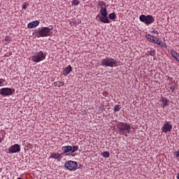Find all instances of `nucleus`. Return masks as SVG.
Masks as SVG:
<instances>
[{"label":"nucleus","mask_w":179,"mask_h":179,"mask_svg":"<svg viewBox=\"0 0 179 179\" xmlns=\"http://www.w3.org/2000/svg\"><path fill=\"white\" fill-rule=\"evenodd\" d=\"M117 131L120 135L128 136L129 132H131V125L125 122H120L117 124Z\"/></svg>","instance_id":"obj_1"},{"label":"nucleus","mask_w":179,"mask_h":179,"mask_svg":"<svg viewBox=\"0 0 179 179\" xmlns=\"http://www.w3.org/2000/svg\"><path fill=\"white\" fill-rule=\"evenodd\" d=\"M117 60L113 58H106L102 59L101 65L103 66H110L113 68V66H117Z\"/></svg>","instance_id":"obj_2"},{"label":"nucleus","mask_w":179,"mask_h":179,"mask_svg":"<svg viewBox=\"0 0 179 179\" xmlns=\"http://www.w3.org/2000/svg\"><path fill=\"white\" fill-rule=\"evenodd\" d=\"M78 146H71V145H66L62 148V150L64 153H69L71 156H75V154H73L75 152H78Z\"/></svg>","instance_id":"obj_3"},{"label":"nucleus","mask_w":179,"mask_h":179,"mask_svg":"<svg viewBox=\"0 0 179 179\" xmlns=\"http://www.w3.org/2000/svg\"><path fill=\"white\" fill-rule=\"evenodd\" d=\"M140 20L145 24H152L155 22V18L152 15H141L140 16Z\"/></svg>","instance_id":"obj_4"},{"label":"nucleus","mask_w":179,"mask_h":179,"mask_svg":"<svg viewBox=\"0 0 179 179\" xmlns=\"http://www.w3.org/2000/svg\"><path fill=\"white\" fill-rule=\"evenodd\" d=\"M64 167L70 171H75L78 169V163L73 161H68L65 163Z\"/></svg>","instance_id":"obj_5"},{"label":"nucleus","mask_w":179,"mask_h":179,"mask_svg":"<svg viewBox=\"0 0 179 179\" xmlns=\"http://www.w3.org/2000/svg\"><path fill=\"white\" fill-rule=\"evenodd\" d=\"M43 59H45V55L44 52H43V51L37 52L34 55V56L32 57V60L34 62H40L41 61H43Z\"/></svg>","instance_id":"obj_6"},{"label":"nucleus","mask_w":179,"mask_h":179,"mask_svg":"<svg viewBox=\"0 0 179 179\" xmlns=\"http://www.w3.org/2000/svg\"><path fill=\"white\" fill-rule=\"evenodd\" d=\"M52 29L48 28L47 27H42L39 31V36L41 37H48V36H51V31Z\"/></svg>","instance_id":"obj_7"},{"label":"nucleus","mask_w":179,"mask_h":179,"mask_svg":"<svg viewBox=\"0 0 179 179\" xmlns=\"http://www.w3.org/2000/svg\"><path fill=\"white\" fill-rule=\"evenodd\" d=\"M13 93V91H12L10 88H2L0 90V94H1V96H10Z\"/></svg>","instance_id":"obj_8"},{"label":"nucleus","mask_w":179,"mask_h":179,"mask_svg":"<svg viewBox=\"0 0 179 179\" xmlns=\"http://www.w3.org/2000/svg\"><path fill=\"white\" fill-rule=\"evenodd\" d=\"M20 151V146L18 144H15L9 148L8 152L10 153H17Z\"/></svg>","instance_id":"obj_9"},{"label":"nucleus","mask_w":179,"mask_h":179,"mask_svg":"<svg viewBox=\"0 0 179 179\" xmlns=\"http://www.w3.org/2000/svg\"><path fill=\"white\" fill-rule=\"evenodd\" d=\"M172 129H173V126H171V124L169 123H166L164 124L162 127V132H170V131H171Z\"/></svg>","instance_id":"obj_10"},{"label":"nucleus","mask_w":179,"mask_h":179,"mask_svg":"<svg viewBox=\"0 0 179 179\" xmlns=\"http://www.w3.org/2000/svg\"><path fill=\"white\" fill-rule=\"evenodd\" d=\"M38 24H40V21L36 20L29 23L27 27L28 29H34V27H37Z\"/></svg>","instance_id":"obj_11"},{"label":"nucleus","mask_w":179,"mask_h":179,"mask_svg":"<svg viewBox=\"0 0 179 179\" xmlns=\"http://www.w3.org/2000/svg\"><path fill=\"white\" fill-rule=\"evenodd\" d=\"M145 38H147V40H148L149 41H151V43H154L155 44H156V43H157V41H159V39L156 37L152 36L151 35H146Z\"/></svg>","instance_id":"obj_12"},{"label":"nucleus","mask_w":179,"mask_h":179,"mask_svg":"<svg viewBox=\"0 0 179 179\" xmlns=\"http://www.w3.org/2000/svg\"><path fill=\"white\" fill-rule=\"evenodd\" d=\"M72 72V66L69 65V66L66 67L65 69L63 71V75L66 76L69 73H71Z\"/></svg>","instance_id":"obj_13"},{"label":"nucleus","mask_w":179,"mask_h":179,"mask_svg":"<svg viewBox=\"0 0 179 179\" xmlns=\"http://www.w3.org/2000/svg\"><path fill=\"white\" fill-rule=\"evenodd\" d=\"M171 55L173 58L176 59V61H179V54L174 50H171Z\"/></svg>","instance_id":"obj_14"},{"label":"nucleus","mask_w":179,"mask_h":179,"mask_svg":"<svg viewBox=\"0 0 179 179\" xmlns=\"http://www.w3.org/2000/svg\"><path fill=\"white\" fill-rule=\"evenodd\" d=\"M99 20L100 22H102V23H110V20L107 16L102 15L101 17H99Z\"/></svg>","instance_id":"obj_15"},{"label":"nucleus","mask_w":179,"mask_h":179,"mask_svg":"<svg viewBox=\"0 0 179 179\" xmlns=\"http://www.w3.org/2000/svg\"><path fill=\"white\" fill-rule=\"evenodd\" d=\"M54 85L55 87H62L63 86H65V83L61 81H56L54 83Z\"/></svg>","instance_id":"obj_16"},{"label":"nucleus","mask_w":179,"mask_h":179,"mask_svg":"<svg viewBox=\"0 0 179 179\" xmlns=\"http://www.w3.org/2000/svg\"><path fill=\"white\" fill-rule=\"evenodd\" d=\"M100 13L101 16H107V15H108V13H107V7H106L105 8H101Z\"/></svg>","instance_id":"obj_17"},{"label":"nucleus","mask_w":179,"mask_h":179,"mask_svg":"<svg viewBox=\"0 0 179 179\" xmlns=\"http://www.w3.org/2000/svg\"><path fill=\"white\" fill-rule=\"evenodd\" d=\"M50 157H52V159H59V157H61V155L58 153H53Z\"/></svg>","instance_id":"obj_18"},{"label":"nucleus","mask_w":179,"mask_h":179,"mask_svg":"<svg viewBox=\"0 0 179 179\" xmlns=\"http://www.w3.org/2000/svg\"><path fill=\"white\" fill-rule=\"evenodd\" d=\"M155 44H157V45H159L160 47H166V43L162 41H159V39L158 41L155 43Z\"/></svg>","instance_id":"obj_19"},{"label":"nucleus","mask_w":179,"mask_h":179,"mask_svg":"<svg viewBox=\"0 0 179 179\" xmlns=\"http://www.w3.org/2000/svg\"><path fill=\"white\" fill-rule=\"evenodd\" d=\"M99 6H101V9H104L105 8H107L106 3L103 1L99 3Z\"/></svg>","instance_id":"obj_20"},{"label":"nucleus","mask_w":179,"mask_h":179,"mask_svg":"<svg viewBox=\"0 0 179 179\" xmlns=\"http://www.w3.org/2000/svg\"><path fill=\"white\" fill-rule=\"evenodd\" d=\"M102 156L103 157H110V152L105 151V152H102Z\"/></svg>","instance_id":"obj_21"},{"label":"nucleus","mask_w":179,"mask_h":179,"mask_svg":"<svg viewBox=\"0 0 179 179\" xmlns=\"http://www.w3.org/2000/svg\"><path fill=\"white\" fill-rule=\"evenodd\" d=\"M71 3H72V5H73V6H78L79 5V1L73 0Z\"/></svg>","instance_id":"obj_22"},{"label":"nucleus","mask_w":179,"mask_h":179,"mask_svg":"<svg viewBox=\"0 0 179 179\" xmlns=\"http://www.w3.org/2000/svg\"><path fill=\"white\" fill-rule=\"evenodd\" d=\"M162 101L164 107H166V106H167V99L162 98Z\"/></svg>","instance_id":"obj_23"},{"label":"nucleus","mask_w":179,"mask_h":179,"mask_svg":"<svg viewBox=\"0 0 179 179\" xmlns=\"http://www.w3.org/2000/svg\"><path fill=\"white\" fill-rule=\"evenodd\" d=\"M115 17H116V15H115V13H110L108 15L109 19H112V20L115 19Z\"/></svg>","instance_id":"obj_24"},{"label":"nucleus","mask_w":179,"mask_h":179,"mask_svg":"<svg viewBox=\"0 0 179 179\" xmlns=\"http://www.w3.org/2000/svg\"><path fill=\"white\" fill-rule=\"evenodd\" d=\"M121 110V108H120V105H116L114 107V111H120Z\"/></svg>","instance_id":"obj_25"},{"label":"nucleus","mask_w":179,"mask_h":179,"mask_svg":"<svg viewBox=\"0 0 179 179\" xmlns=\"http://www.w3.org/2000/svg\"><path fill=\"white\" fill-rule=\"evenodd\" d=\"M150 55H151L152 57H155V55H156V51L155 50H151L150 52Z\"/></svg>","instance_id":"obj_26"},{"label":"nucleus","mask_w":179,"mask_h":179,"mask_svg":"<svg viewBox=\"0 0 179 179\" xmlns=\"http://www.w3.org/2000/svg\"><path fill=\"white\" fill-rule=\"evenodd\" d=\"M27 6H29L28 3H24V5L22 6V9H27Z\"/></svg>","instance_id":"obj_27"},{"label":"nucleus","mask_w":179,"mask_h":179,"mask_svg":"<svg viewBox=\"0 0 179 179\" xmlns=\"http://www.w3.org/2000/svg\"><path fill=\"white\" fill-rule=\"evenodd\" d=\"M5 40H6V41H7L8 43H10V38H9V36H6V37H5Z\"/></svg>","instance_id":"obj_28"},{"label":"nucleus","mask_w":179,"mask_h":179,"mask_svg":"<svg viewBox=\"0 0 179 179\" xmlns=\"http://www.w3.org/2000/svg\"><path fill=\"white\" fill-rule=\"evenodd\" d=\"M3 82H5L3 79H0V86H2V83H3Z\"/></svg>","instance_id":"obj_29"},{"label":"nucleus","mask_w":179,"mask_h":179,"mask_svg":"<svg viewBox=\"0 0 179 179\" xmlns=\"http://www.w3.org/2000/svg\"><path fill=\"white\" fill-rule=\"evenodd\" d=\"M175 89H176V87L174 86H172L170 87V90H171V92H174Z\"/></svg>","instance_id":"obj_30"},{"label":"nucleus","mask_w":179,"mask_h":179,"mask_svg":"<svg viewBox=\"0 0 179 179\" xmlns=\"http://www.w3.org/2000/svg\"><path fill=\"white\" fill-rule=\"evenodd\" d=\"M27 148H30L31 149V148H33V145L29 143V144L27 145Z\"/></svg>","instance_id":"obj_31"},{"label":"nucleus","mask_w":179,"mask_h":179,"mask_svg":"<svg viewBox=\"0 0 179 179\" xmlns=\"http://www.w3.org/2000/svg\"><path fill=\"white\" fill-rule=\"evenodd\" d=\"M153 33H154V34H159V31H154Z\"/></svg>","instance_id":"obj_32"},{"label":"nucleus","mask_w":179,"mask_h":179,"mask_svg":"<svg viewBox=\"0 0 179 179\" xmlns=\"http://www.w3.org/2000/svg\"><path fill=\"white\" fill-rule=\"evenodd\" d=\"M177 178L179 179V173H177Z\"/></svg>","instance_id":"obj_33"},{"label":"nucleus","mask_w":179,"mask_h":179,"mask_svg":"<svg viewBox=\"0 0 179 179\" xmlns=\"http://www.w3.org/2000/svg\"><path fill=\"white\" fill-rule=\"evenodd\" d=\"M0 173H1V169H0Z\"/></svg>","instance_id":"obj_34"}]
</instances>
